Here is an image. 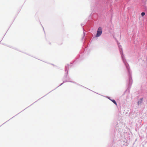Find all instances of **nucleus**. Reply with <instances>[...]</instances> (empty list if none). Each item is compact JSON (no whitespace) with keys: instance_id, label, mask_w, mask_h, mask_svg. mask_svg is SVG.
<instances>
[{"instance_id":"nucleus-1","label":"nucleus","mask_w":147,"mask_h":147,"mask_svg":"<svg viewBox=\"0 0 147 147\" xmlns=\"http://www.w3.org/2000/svg\"><path fill=\"white\" fill-rule=\"evenodd\" d=\"M102 33V30L101 27H99L98 30L97 34L96 36V37L100 36Z\"/></svg>"},{"instance_id":"nucleus-2","label":"nucleus","mask_w":147,"mask_h":147,"mask_svg":"<svg viewBox=\"0 0 147 147\" xmlns=\"http://www.w3.org/2000/svg\"><path fill=\"white\" fill-rule=\"evenodd\" d=\"M112 101L116 105H117V103L115 100H112Z\"/></svg>"},{"instance_id":"nucleus-3","label":"nucleus","mask_w":147,"mask_h":147,"mask_svg":"<svg viewBox=\"0 0 147 147\" xmlns=\"http://www.w3.org/2000/svg\"><path fill=\"white\" fill-rule=\"evenodd\" d=\"M145 14V13L144 12H142L141 13V15L142 16H144Z\"/></svg>"}]
</instances>
